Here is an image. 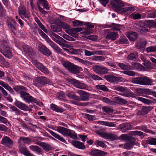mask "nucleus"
<instances>
[{
    "instance_id": "29",
    "label": "nucleus",
    "mask_w": 156,
    "mask_h": 156,
    "mask_svg": "<svg viewBox=\"0 0 156 156\" xmlns=\"http://www.w3.org/2000/svg\"><path fill=\"white\" fill-rule=\"evenodd\" d=\"M49 45L55 51L58 53L62 54V49L58 47L57 45L52 41L49 42Z\"/></svg>"
},
{
    "instance_id": "2",
    "label": "nucleus",
    "mask_w": 156,
    "mask_h": 156,
    "mask_svg": "<svg viewBox=\"0 0 156 156\" xmlns=\"http://www.w3.org/2000/svg\"><path fill=\"white\" fill-rule=\"evenodd\" d=\"M132 82L144 85H151L154 84L153 80L147 76L138 77L132 79Z\"/></svg>"
},
{
    "instance_id": "15",
    "label": "nucleus",
    "mask_w": 156,
    "mask_h": 156,
    "mask_svg": "<svg viewBox=\"0 0 156 156\" xmlns=\"http://www.w3.org/2000/svg\"><path fill=\"white\" fill-rule=\"evenodd\" d=\"M15 105L18 108L23 110L28 111L31 110L27 105L18 101L15 102Z\"/></svg>"
},
{
    "instance_id": "22",
    "label": "nucleus",
    "mask_w": 156,
    "mask_h": 156,
    "mask_svg": "<svg viewBox=\"0 0 156 156\" xmlns=\"http://www.w3.org/2000/svg\"><path fill=\"white\" fill-rule=\"evenodd\" d=\"M11 21L12 22L8 21L7 24L8 27L14 34H15L17 32V30L14 25L16 23L13 20H12Z\"/></svg>"
},
{
    "instance_id": "40",
    "label": "nucleus",
    "mask_w": 156,
    "mask_h": 156,
    "mask_svg": "<svg viewBox=\"0 0 156 156\" xmlns=\"http://www.w3.org/2000/svg\"><path fill=\"white\" fill-rule=\"evenodd\" d=\"M52 30L55 32H59L62 31V28L59 26L55 25H52L51 27Z\"/></svg>"
},
{
    "instance_id": "3",
    "label": "nucleus",
    "mask_w": 156,
    "mask_h": 156,
    "mask_svg": "<svg viewBox=\"0 0 156 156\" xmlns=\"http://www.w3.org/2000/svg\"><path fill=\"white\" fill-rule=\"evenodd\" d=\"M57 131L64 136H68L73 139H76L77 134L74 131L66 128L58 126L57 127Z\"/></svg>"
},
{
    "instance_id": "24",
    "label": "nucleus",
    "mask_w": 156,
    "mask_h": 156,
    "mask_svg": "<svg viewBox=\"0 0 156 156\" xmlns=\"http://www.w3.org/2000/svg\"><path fill=\"white\" fill-rule=\"evenodd\" d=\"M2 144L3 145L9 146L13 144V141L9 137L5 136L3 137Z\"/></svg>"
},
{
    "instance_id": "60",
    "label": "nucleus",
    "mask_w": 156,
    "mask_h": 156,
    "mask_svg": "<svg viewBox=\"0 0 156 156\" xmlns=\"http://www.w3.org/2000/svg\"><path fill=\"white\" fill-rule=\"evenodd\" d=\"M42 54L47 56H49L51 54V51L47 48L42 53Z\"/></svg>"
},
{
    "instance_id": "56",
    "label": "nucleus",
    "mask_w": 156,
    "mask_h": 156,
    "mask_svg": "<svg viewBox=\"0 0 156 156\" xmlns=\"http://www.w3.org/2000/svg\"><path fill=\"white\" fill-rule=\"evenodd\" d=\"M147 52H156V46L147 47L146 49Z\"/></svg>"
},
{
    "instance_id": "53",
    "label": "nucleus",
    "mask_w": 156,
    "mask_h": 156,
    "mask_svg": "<svg viewBox=\"0 0 156 156\" xmlns=\"http://www.w3.org/2000/svg\"><path fill=\"white\" fill-rule=\"evenodd\" d=\"M96 87L98 89H99L103 91H108V89L107 87L104 85H96Z\"/></svg>"
},
{
    "instance_id": "28",
    "label": "nucleus",
    "mask_w": 156,
    "mask_h": 156,
    "mask_svg": "<svg viewBox=\"0 0 156 156\" xmlns=\"http://www.w3.org/2000/svg\"><path fill=\"white\" fill-rule=\"evenodd\" d=\"M22 48L28 55H31L33 52V49L31 47L24 44L23 45Z\"/></svg>"
},
{
    "instance_id": "38",
    "label": "nucleus",
    "mask_w": 156,
    "mask_h": 156,
    "mask_svg": "<svg viewBox=\"0 0 156 156\" xmlns=\"http://www.w3.org/2000/svg\"><path fill=\"white\" fill-rule=\"evenodd\" d=\"M146 25L149 28L152 27L156 28V23L154 22L152 20H147L146 23Z\"/></svg>"
},
{
    "instance_id": "39",
    "label": "nucleus",
    "mask_w": 156,
    "mask_h": 156,
    "mask_svg": "<svg viewBox=\"0 0 156 156\" xmlns=\"http://www.w3.org/2000/svg\"><path fill=\"white\" fill-rule=\"evenodd\" d=\"M100 122L101 124L108 127H115L116 126V124L113 122L103 121H101Z\"/></svg>"
},
{
    "instance_id": "5",
    "label": "nucleus",
    "mask_w": 156,
    "mask_h": 156,
    "mask_svg": "<svg viewBox=\"0 0 156 156\" xmlns=\"http://www.w3.org/2000/svg\"><path fill=\"white\" fill-rule=\"evenodd\" d=\"M50 80L47 78L43 76L35 77L33 80V84L38 87H41L49 83Z\"/></svg>"
},
{
    "instance_id": "62",
    "label": "nucleus",
    "mask_w": 156,
    "mask_h": 156,
    "mask_svg": "<svg viewBox=\"0 0 156 156\" xmlns=\"http://www.w3.org/2000/svg\"><path fill=\"white\" fill-rule=\"evenodd\" d=\"M133 144H131L128 141L124 144V147L125 148L128 150L130 149L133 146Z\"/></svg>"
},
{
    "instance_id": "46",
    "label": "nucleus",
    "mask_w": 156,
    "mask_h": 156,
    "mask_svg": "<svg viewBox=\"0 0 156 156\" xmlns=\"http://www.w3.org/2000/svg\"><path fill=\"white\" fill-rule=\"evenodd\" d=\"M118 44H127L128 41L125 37H122L117 41Z\"/></svg>"
},
{
    "instance_id": "16",
    "label": "nucleus",
    "mask_w": 156,
    "mask_h": 156,
    "mask_svg": "<svg viewBox=\"0 0 156 156\" xmlns=\"http://www.w3.org/2000/svg\"><path fill=\"white\" fill-rule=\"evenodd\" d=\"M118 37L117 32L114 31L109 32L106 35L105 38L106 39L115 41Z\"/></svg>"
},
{
    "instance_id": "34",
    "label": "nucleus",
    "mask_w": 156,
    "mask_h": 156,
    "mask_svg": "<svg viewBox=\"0 0 156 156\" xmlns=\"http://www.w3.org/2000/svg\"><path fill=\"white\" fill-rule=\"evenodd\" d=\"M114 99L116 103L121 105H126L128 103L127 101L118 97L115 98Z\"/></svg>"
},
{
    "instance_id": "8",
    "label": "nucleus",
    "mask_w": 156,
    "mask_h": 156,
    "mask_svg": "<svg viewBox=\"0 0 156 156\" xmlns=\"http://www.w3.org/2000/svg\"><path fill=\"white\" fill-rule=\"evenodd\" d=\"M51 37L53 41L62 47H66L65 43H66V41L62 37L53 32L51 34Z\"/></svg>"
},
{
    "instance_id": "31",
    "label": "nucleus",
    "mask_w": 156,
    "mask_h": 156,
    "mask_svg": "<svg viewBox=\"0 0 156 156\" xmlns=\"http://www.w3.org/2000/svg\"><path fill=\"white\" fill-rule=\"evenodd\" d=\"M50 108L52 110L57 112H62L64 111L63 108H59L58 106L54 104H51Z\"/></svg>"
},
{
    "instance_id": "63",
    "label": "nucleus",
    "mask_w": 156,
    "mask_h": 156,
    "mask_svg": "<svg viewBox=\"0 0 156 156\" xmlns=\"http://www.w3.org/2000/svg\"><path fill=\"white\" fill-rule=\"evenodd\" d=\"M102 101L105 103L108 104L112 105L113 103V101H110L108 98L105 97H103Z\"/></svg>"
},
{
    "instance_id": "57",
    "label": "nucleus",
    "mask_w": 156,
    "mask_h": 156,
    "mask_svg": "<svg viewBox=\"0 0 156 156\" xmlns=\"http://www.w3.org/2000/svg\"><path fill=\"white\" fill-rule=\"evenodd\" d=\"M37 23L40 28L45 32L47 33V31L46 29L42 24L40 20H37Z\"/></svg>"
},
{
    "instance_id": "13",
    "label": "nucleus",
    "mask_w": 156,
    "mask_h": 156,
    "mask_svg": "<svg viewBox=\"0 0 156 156\" xmlns=\"http://www.w3.org/2000/svg\"><path fill=\"white\" fill-rule=\"evenodd\" d=\"M77 93L80 96L79 97V99L77 100L79 101H86L89 100V93L81 90H79Z\"/></svg>"
},
{
    "instance_id": "7",
    "label": "nucleus",
    "mask_w": 156,
    "mask_h": 156,
    "mask_svg": "<svg viewBox=\"0 0 156 156\" xmlns=\"http://www.w3.org/2000/svg\"><path fill=\"white\" fill-rule=\"evenodd\" d=\"M18 12L20 16L22 19L24 17L28 19L30 17L29 11L23 5H21L19 6L18 8Z\"/></svg>"
},
{
    "instance_id": "61",
    "label": "nucleus",
    "mask_w": 156,
    "mask_h": 156,
    "mask_svg": "<svg viewBox=\"0 0 156 156\" xmlns=\"http://www.w3.org/2000/svg\"><path fill=\"white\" fill-rule=\"evenodd\" d=\"M62 37L65 39L69 41H73L75 40V39L74 38L66 34H63L62 36Z\"/></svg>"
},
{
    "instance_id": "17",
    "label": "nucleus",
    "mask_w": 156,
    "mask_h": 156,
    "mask_svg": "<svg viewBox=\"0 0 156 156\" xmlns=\"http://www.w3.org/2000/svg\"><path fill=\"white\" fill-rule=\"evenodd\" d=\"M107 154V153L106 152L97 149L92 150L90 153V155L91 156H103Z\"/></svg>"
},
{
    "instance_id": "36",
    "label": "nucleus",
    "mask_w": 156,
    "mask_h": 156,
    "mask_svg": "<svg viewBox=\"0 0 156 156\" xmlns=\"http://www.w3.org/2000/svg\"><path fill=\"white\" fill-rule=\"evenodd\" d=\"M39 4H41L43 7L47 10L49 9L48 3L46 0H38Z\"/></svg>"
},
{
    "instance_id": "35",
    "label": "nucleus",
    "mask_w": 156,
    "mask_h": 156,
    "mask_svg": "<svg viewBox=\"0 0 156 156\" xmlns=\"http://www.w3.org/2000/svg\"><path fill=\"white\" fill-rule=\"evenodd\" d=\"M38 32L40 35L45 39L48 44L49 43V42H50L51 41V40L47 35L42 31L40 29L38 30Z\"/></svg>"
},
{
    "instance_id": "54",
    "label": "nucleus",
    "mask_w": 156,
    "mask_h": 156,
    "mask_svg": "<svg viewBox=\"0 0 156 156\" xmlns=\"http://www.w3.org/2000/svg\"><path fill=\"white\" fill-rule=\"evenodd\" d=\"M39 70L45 74H48L49 73V71L48 69L43 65Z\"/></svg>"
},
{
    "instance_id": "43",
    "label": "nucleus",
    "mask_w": 156,
    "mask_h": 156,
    "mask_svg": "<svg viewBox=\"0 0 156 156\" xmlns=\"http://www.w3.org/2000/svg\"><path fill=\"white\" fill-rule=\"evenodd\" d=\"M138 57L137 52L132 53L130 54L128 56V58L129 60H135Z\"/></svg>"
},
{
    "instance_id": "49",
    "label": "nucleus",
    "mask_w": 156,
    "mask_h": 156,
    "mask_svg": "<svg viewBox=\"0 0 156 156\" xmlns=\"http://www.w3.org/2000/svg\"><path fill=\"white\" fill-rule=\"evenodd\" d=\"M103 110L107 113H112L113 112V110L112 108L109 107L108 106H104L102 107Z\"/></svg>"
},
{
    "instance_id": "58",
    "label": "nucleus",
    "mask_w": 156,
    "mask_h": 156,
    "mask_svg": "<svg viewBox=\"0 0 156 156\" xmlns=\"http://www.w3.org/2000/svg\"><path fill=\"white\" fill-rule=\"evenodd\" d=\"M119 94L123 96L127 97H134V95L133 93H120Z\"/></svg>"
},
{
    "instance_id": "33",
    "label": "nucleus",
    "mask_w": 156,
    "mask_h": 156,
    "mask_svg": "<svg viewBox=\"0 0 156 156\" xmlns=\"http://www.w3.org/2000/svg\"><path fill=\"white\" fill-rule=\"evenodd\" d=\"M9 108L11 111L14 112L17 115H21L23 113L22 112H20L15 106L12 105L9 107Z\"/></svg>"
},
{
    "instance_id": "45",
    "label": "nucleus",
    "mask_w": 156,
    "mask_h": 156,
    "mask_svg": "<svg viewBox=\"0 0 156 156\" xmlns=\"http://www.w3.org/2000/svg\"><path fill=\"white\" fill-rule=\"evenodd\" d=\"M130 134L132 135H139L141 137H143L144 136V133L140 131H132L131 132Z\"/></svg>"
},
{
    "instance_id": "52",
    "label": "nucleus",
    "mask_w": 156,
    "mask_h": 156,
    "mask_svg": "<svg viewBox=\"0 0 156 156\" xmlns=\"http://www.w3.org/2000/svg\"><path fill=\"white\" fill-rule=\"evenodd\" d=\"M70 53L74 55H79L81 52V51L80 49H77L75 48H72L70 50Z\"/></svg>"
},
{
    "instance_id": "20",
    "label": "nucleus",
    "mask_w": 156,
    "mask_h": 156,
    "mask_svg": "<svg viewBox=\"0 0 156 156\" xmlns=\"http://www.w3.org/2000/svg\"><path fill=\"white\" fill-rule=\"evenodd\" d=\"M121 137L122 139L127 140L131 144H133V145L135 144L136 139L135 137L128 136L127 135L125 134L122 135Z\"/></svg>"
},
{
    "instance_id": "48",
    "label": "nucleus",
    "mask_w": 156,
    "mask_h": 156,
    "mask_svg": "<svg viewBox=\"0 0 156 156\" xmlns=\"http://www.w3.org/2000/svg\"><path fill=\"white\" fill-rule=\"evenodd\" d=\"M9 45L8 41H4L2 42L1 46V48L2 50L6 49L7 48H9Z\"/></svg>"
},
{
    "instance_id": "19",
    "label": "nucleus",
    "mask_w": 156,
    "mask_h": 156,
    "mask_svg": "<svg viewBox=\"0 0 156 156\" xmlns=\"http://www.w3.org/2000/svg\"><path fill=\"white\" fill-rule=\"evenodd\" d=\"M126 35L130 41H134L137 38L138 35L136 32L130 31L126 33Z\"/></svg>"
},
{
    "instance_id": "55",
    "label": "nucleus",
    "mask_w": 156,
    "mask_h": 156,
    "mask_svg": "<svg viewBox=\"0 0 156 156\" xmlns=\"http://www.w3.org/2000/svg\"><path fill=\"white\" fill-rule=\"evenodd\" d=\"M132 65V66H130V67L132 68V69H130V70L139 69H140L141 66L140 64L137 62L133 63Z\"/></svg>"
},
{
    "instance_id": "4",
    "label": "nucleus",
    "mask_w": 156,
    "mask_h": 156,
    "mask_svg": "<svg viewBox=\"0 0 156 156\" xmlns=\"http://www.w3.org/2000/svg\"><path fill=\"white\" fill-rule=\"evenodd\" d=\"M62 64L70 72L76 74L79 73L82 68L79 67L68 61L63 62Z\"/></svg>"
},
{
    "instance_id": "6",
    "label": "nucleus",
    "mask_w": 156,
    "mask_h": 156,
    "mask_svg": "<svg viewBox=\"0 0 156 156\" xmlns=\"http://www.w3.org/2000/svg\"><path fill=\"white\" fill-rule=\"evenodd\" d=\"M41 138L39 137H35L33 139L32 142L41 147L46 151L48 152L51 150L52 148L49 144L46 143L42 142L38 140H40Z\"/></svg>"
},
{
    "instance_id": "21",
    "label": "nucleus",
    "mask_w": 156,
    "mask_h": 156,
    "mask_svg": "<svg viewBox=\"0 0 156 156\" xmlns=\"http://www.w3.org/2000/svg\"><path fill=\"white\" fill-rule=\"evenodd\" d=\"M152 108L150 106H144L143 107L141 108L140 111H138L137 114L138 115H144L147 113L149 112H150L152 109Z\"/></svg>"
},
{
    "instance_id": "9",
    "label": "nucleus",
    "mask_w": 156,
    "mask_h": 156,
    "mask_svg": "<svg viewBox=\"0 0 156 156\" xmlns=\"http://www.w3.org/2000/svg\"><path fill=\"white\" fill-rule=\"evenodd\" d=\"M69 82L75 87L78 88L88 90H90L91 89V88L88 87L86 84L81 83L80 81L75 79H71L69 80Z\"/></svg>"
},
{
    "instance_id": "51",
    "label": "nucleus",
    "mask_w": 156,
    "mask_h": 156,
    "mask_svg": "<svg viewBox=\"0 0 156 156\" xmlns=\"http://www.w3.org/2000/svg\"><path fill=\"white\" fill-rule=\"evenodd\" d=\"M32 63L34 66L39 70H40L41 67L43 65V64L42 63L39 62L37 60L33 61Z\"/></svg>"
},
{
    "instance_id": "32",
    "label": "nucleus",
    "mask_w": 156,
    "mask_h": 156,
    "mask_svg": "<svg viewBox=\"0 0 156 156\" xmlns=\"http://www.w3.org/2000/svg\"><path fill=\"white\" fill-rule=\"evenodd\" d=\"M66 95L70 99H73L77 101L79 99V96L75 95L74 93L72 91H67L66 93Z\"/></svg>"
},
{
    "instance_id": "27",
    "label": "nucleus",
    "mask_w": 156,
    "mask_h": 156,
    "mask_svg": "<svg viewBox=\"0 0 156 156\" xmlns=\"http://www.w3.org/2000/svg\"><path fill=\"white\" fill-rule=\"evenodd\" d=\"M0 85L8 90L12 94H14L13 90L8 84L5 83L2 81H0Z\"/></svg>"
},
{
    "instance_id": "41",
    "label": "nucleus",
    "mask_w": 156,
    "mask_h": 156,
    "mask_svg": "<svg viewBox=\"0 0 156 156\" xmlns=\"http://www.w3.org/2000/svg\"><path fill=\"white\" fill-rule=\"evenodd\" d=\"M59 25L60 27H61L64 29H69L70 28V25L63 21H60L59 22Z\"/></svg>"
},
{
    "instance_id": "64",
    "label": "nucleus",
    "mask_w": 156,
    "mask_h": 156,
    "mask_svg": "<svg viewBox=\"0 0 156 156\" xmlns=\"http://www.w3.org/2000/svg\"><path fill=\"white\" fill-rule=\"evenodd\" d=\"M148 143L151 145H156V138H152L148 140Z\"/></svg>"
},
{
    "instance_id": "14",
    "label": "nucleus",
    "mask_w": 156,
    "mask_h": 156,
    "mask_svg": "<svg viewBox=\"0 0 156 156\" xmlns=\"http://www.w3.org/2000/svg\"><path fill=\"white\" fill-rule=\"evenodd\" d=\"M104 78L108 81L112 83H115L121 80V78L112 75H108L104 76Z\"/></svg>"
},
{
    "instance_id": "1",
    "label": "nucleus",
    "mask_w": 156,
    "mask_h": 156,
    "mask_svg": "<svg viewBox=\"0 0 156 156\" xmlns=\"http://www.w3.org/2000/svg\"><path fill=\"white\" fill-rule=\"evenodd\" d=\"M124 6L122 2L120 0H115V3L113 5L114 10L118 12L121 11V12L126 13L127 15H129L130 13L135 10L133 7H128L123 8L122 9V7Z\"/></svg>"
},
{
    "instance_id": "12",
    "label": "nucleus",
    "mask_w": 156,
    "mask_h": 156,
    "mask_svg": "<svg viewBox=\"0 0 156 156\" xmlns=\"http://www.w3.org/2000/svg\"><path fill=\"white\" fill-rule=\"evenodd\" d=\"M20 97L26 102L28 103H32L34 98L30 95V94L23 91H20Z\"/></svg>"
},
{
    "instance_id": "26",
    "label": "nucleus",
    "mask_w": 156,
    "mask_h": 156,
    "mask_svg": "<svg viewBox=\"0 0 156 156\" xmlns=\"http://www.w3.org/2000/svg\"><path fill=\"white\" fill-rule=\"evenodd\" d=\"M120 130L122 132H125L128 130L131 129V127L130 123H126L121 124L120 125Z\"/></svg>"
},
{
    "instance_id": "10",
    "label": "nucleus",
    "mask_w": 156,
    "mask_h": 156,
    "mask_svg": "<svg viewBox=\"0 0 156 156\" xmlns=\"http://www.w3.org/2000/svg\"><path fill=\"white\" fill-rule=\"evenodd\" d=\"M95 133L105 139L115 140L117 138L116 136L111 133H107L99 131H96Z\"/></svg>"
},
{
    "instance_id": "23",
    "label": "nucleus",
    "mask_w": 156,
    "mask_h": 156,
    "mask_svg": "<svg viewBox=\"0 0 156 156\" xmlns=\"http://www.w3.org/2000/svg\"><path fill=\"white\" fill-rule=\"evenodd\" d=\"M71 143L74 146L79 149H83L86 147L85 145L83 143L77 141L72 140Z\"/></svg>"
},
{
    "instance_id": "18",
    "label": "nucleus",
    "mask_w": 156,
    "mask_h": 156,
    "mask_svg": "<svg viewBox=\"0 0 156 156\" xmlns=\"http://www.w3.org/2000/svg\"><path fill=\"white\" fill-rule=\"evenodd\" d=\"M147 44V41L145 39L142 38L135 44L136 47L138 49H143L145 46Z\"/></svg>"
},
{
    "instance_id": "47",
    "label": "nucleus",
    "mask_w": 156,
    "mask_h": 156,
    "mask_svg": "<svg viewBox=\"0 0 156 156\" xmlns=\"http://www.w3.org/2000/svg\"><path fill=\"white\" fill-rule=\"evenodd\" d=\"M13 89L16 92H20L21 91L26 90V88L22 86H16L14 87Z\"/></svg>"
},
{
    "instance_id": "25",
    "label": "nucleus",
    "mask_w": 156,
    "mask_h": 156,
    "mask_svg": "<svg viewBox=\"0 0 156 156\" xmlns=\"http://www.w3.org/2000/svg\"><path fill=\"white\" fill-rule=\"evenodd\" d=\"M1 52L3 55L8 58H11L12 56V52L10 50V48L2 50L1 51Z\"/></svg>"
},
{
    "instance_id": "50",
    "label": "nucleus",
    "mask_w": 156,
    "mask_h": 156,
    "mask_svg": "<svg viewBox=\"0 0 156 156\" xmlns=\"http://www.w3.org/2000/svg\"><path fill=\"white\" fill-rule=\"evenodd\" d=\"M46 48L47 47L45 45L42 43H41L39 44L38 45L37 49L39 51L42 53L43 51L46 49Z\"/></svg>"
},
{
    "instance_id": "30",
    "label": "nucleus",
    "mask_w": 156,
    "mask_h": 156,
    "mask_svg": "<svg viewBox=\"0 0 156 156\" xmlns=\"http://www.w3.org/2000/svg\"><path fill=\"white\" fill-rule=\"evenodd\" d=\"M49 132L51 135L55 137L56 139H58L63 142L66 143V141L65 140V139L62 137L61 136L58 134L56 133L51 130H50Z\"/></svg>"
},
{
    "instance_id": "44",
    "label": "nucleus",
    "mask_w": 156,
    "mask_h": 156,
    "mask_svg": "<svg viewBox=\"0 0 156 156\" xmlns=\"http://www.w3.org/2000/svg\"><path fill=\"white\" fill-rule=\"evenodd\" d=\"M30 149L32 151H36L38 153H40L41 149L37 146L31 145L29 147Z\"/></svg>"
},
{
    "instance_id": "37",
    "label": "nucleus",
    "mask_w": 156,
    "mask_h": 156,
    "mask_svg": "<svg viewBox=\"0 0 156 156\" xmlns=\"http://www.w3.org/2000/svg\"><path fill=\"white\" fill-rule=\"evenodd\" d=\"M118 66L123 70H130L132 69L130 67V66L128 65H126L122 63H119L118 64Z\"/></svg>"
},
{
    "instance_id": "59",
    "label": "nucleus",
    "mask_w": 156,
    "mask_h": 156,
    "mask_svg": "<svg viewBox=\"0 0 156 156\" xmlns=\"http://www.w3.org/2000/svg\"><path fill=\"white\" fill-rule=\"evenodd\" d=\"M20 140L22 141L24 143H29L31 142L30 139L28 137H21L20 138Z\"/></svg>"
},
{
    "instance_id": "11",
    "label": "nucleus",
    "mask_w": 156,
    "mask_h": 156,
    "mask_svg": "<svg viewBox=\"0 0 156 156\" xmlns=\"http://www.w3.org/2000/svg\"><path fill=\"white\" fill-rule=\"evenodd\" d=\"M94 72L98 74H105L108 71V69L103 66L96 65L93 67Z\"/></svg>"
},
{
    "instance_id": "42",
    "label": "nucleus",
    "mask_w": 156,
    "mask_h": 156,
    "mask_svg": "<svg viewBox=\"0 0 156 156\" xmlns=\"http://www.w3.org/2000/svg\"><path fill=\"white\" fill-rule=\"evenodd\" d=\"M94 145L96 146L97 147L100 146L101 147H105L106 146V145L103 141L98 140H95Z\"/></svg>"
}]
</instances>
